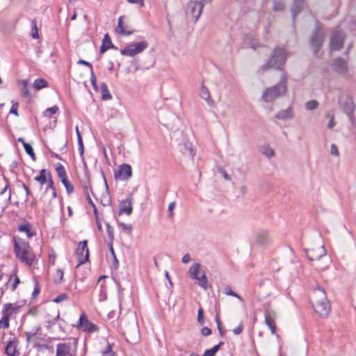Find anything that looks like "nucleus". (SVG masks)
I'll list each match as a JSON object with an SVG mask.
<instances>
[{
  "mask_svg": "<svg viewBox=\"0 0 356 356\" xmlns=\"http://www.w3.org/2000/svg\"><path fill=\"white\" fill-rule=\"evenodd\" d=\"M314 310L322 318H327L331 311L330 301L327 299L325 292L321 287L314 290L310 300Z\"/></svg>",
  "mask_w": 356,
  "mask_h": 356,
  "instance_id": "f257e3e1",
  "label": "nucleus"
},
{
  "mask_svg": "<svg viewBox=\"0 0 356 356\" xmlns=\"http://www.w3.org/2000/svg\"><path fill=\"white\" fill-rule=\"evenodd\" d=\"M287 58L288 53L286 49L277 47L273 49L266 63L260 67V70L266 71L268 69H274L277 71H282L286 64Z\"/></svg>",
  "mask_w": 356,
  "mask_h": 356,
  "instance_id": "f03ea898",
  "label": "nucleus"
},
{
  "mask_svg": "<svg viewBox=\"0 0 356 356\" xmlns=\"http://www.w3.org/2000/svg\"><path fill=\"white\" fill-rule=\"evenodd\" d=\"M287 92V77L282 75L280 81L273 86L266 88L261 99L265 102H272L275 99L284 96Z\"/></svg>",
  "mask_w": 356,
  "mask_h": 356,
  "instance_id": "7ed1b4c3",
  "label": "nucleus"
},
{
  "mask_svg": "<svg viewBox=\"0 0 356 356\" xmlns=\"http://www.w3.org/2000/svg\"><path fill=\"white\" fill-rule=\"evenodd\" d=\"M30 248L31 246L29 242L21 238H14V252L15 257L29 266H31L33 264V259L29 257Z\"/></svg>",
  "mask_w": 356,
  "mask_h": 356,
  "instance_id": "20e7f679",
  "label": "nucleus"
},
{
  "mask_svg": "<svg viewBox=\"0 0 356 356\" xmlns=\"http://www.w3.org/2000/svg\"><path fill=\"white\" fill-rule=\"evenodd\" d=\"M325 40V35L322 31L321 25L318 20L316 21V28L310 38V44L313 48L314 54L317 55L321 50L323 42Z\"/></svg>",
  "mask_w": 356,
  "mask_h": 356,
  "instance_id": "39448f33",
  "label": "nucleus"
},
{
  "mask_svg": "<svg viewBox=\"0 0 356 356\" xmlns=\"http://www.w3.org/2000/svg\"><path fill=\"white\" fill-rule=\"evenodd\" d=\"M34 180L40 183L41 186L44 185L45 183H47L46 191L49 188L51 189L52 191V197L54 198L57 197V193L54 186V182L52 179L51 174L49 171H47L45 169L41 170L39 175L34 178Z\"/></svg>",
  "mask_w": 356,
  "mask_h": 356,
  "instance_id": "423d86ee",
  "label": "nucleus"
},
{
  "mask_svg": "<svg viewBox=\"0 0 356 356\" xmlns=\"http://www.w3.org/2000/svg\"><path fill=\"white\" fill-rule=\"evenodd\" d=\"M148 47V43L145 40L136 43H130L120 50V54L123 56L133 57L143 52Z\"/></svg>",
  "mask_w": 356,
  "mask_h": 356,
  "instance_id": "0eeeda50",
  "label": "nucleus"
},
{
  "mask_svg": "<svg viewBox=\"0 0 356 356\" xmlns=\"http://www.w3.org/2000/svg\"><path fill=\"white\" fill-rule=\"evenodd\" d=\"M338 103L340 109L345 114L355 111V104L353 96L348 92H342L338 97Z\"/></svg>",
  "mask_w": 356,
  "mask_h": 356,
  "instance_id": "6e6552de",
  "label": "nucleus"
},
{
  "mask_svg": "<svg viewBox=\"0 0 356 356\" xmlns=\"http://www.w3.org/2000/svg\"><path fill=\"white\" fill-rule=\"evenodd\" d=\"M75 253L78 257V264L76 266V269L78 270L82 264L89 261L90 254L87 240H83L78 243Z\"/></svg>",
  "mask_w": 356,
  "mask_h": 356,
  "instance_id": "1a4fd4ad",
  "label": "nucleus"
},
{
  "mask_svg": "<svg viewBox=\"0 0 356 356\" xmlns=\"http://www.w3.org/2000/svg\"><path fill=\"white\" fill-rule=\"evenodd\" d=\"M200 266V264L195 263L190 267L188 272L191 275V277L193 280H197L199 285L206 290L209 287L208 280L204 271H202V275L199 276Z\"/></svg>",
  "mask_w": 356,
  "mask_h": 356,
  "instance_id": "9d476101",
  "label": "nucleus"
},
{
  "mask_svg": "<svg viewBox=\"0 0 356 356\" xmlns=\"http://www.w3.org/2000/svg\"><path fill=\"white\" fill-rule=\"evenodd\" d=\"M346 39V35L343 31L336 29L332 31L330 38L331 51H339L342 49Z\"/></svg>",
  "mask_w": 356,
  "mask_h": 356,
  "instance_id": "9b49d317",
  "label": "nucleus"
},
{
  "mask_svg": "<svg viewBox=\"0 0 356 356\" xmlns=\"http://www.w3.org/2000/svg\"><path fill=\"white\" fill-rule=\"evenodd\" d=\"M76 327L87 333H94L99 330V326L90 321L85 313L80 316Z\"/></svg>",
  "mask_w": 356,
  "mask_h": 356,
  "instance_id": "f8f14e48",
  "label": "nucleus"
},
{
  "mask_svg": "<svg viewBox=\"0 0 356 356\" xmlns=\"http://www.w3.org/2000/svg\"><path fill=\"white\" fill-rule=\"evenodd\" d=\"M56 171L60 181L65 187L67 193L68 195L73 193L74 191V186L68 179L65 167L61 163H58L56 165Z\"/></svg>",
  "mask_w": 356,
  "mask_h": 356,
  "instance_id": "ddd939ff",
  "label": "nucleus"
},
{
  "mask_svg": "<svg viewBox=\"0 0 356 356\" xmlns=\"http://www.w3.org/2000/svg\"><path fill=\"white\" fill-rule=\"evenodd\" d=\"M133 195L129 193L127 195L126 198L119 203V215L126 213L129 216L133 212Z\"/></svg>",
  "mask_w": 356,
  "mask_h": 356,
  "instance_id": "4468645a",
  "label": "nucleus"
},
{
  "mask_svg": "<svg viewBox=\"0 0 356 356\" xmlns=\"http://www.w3.org/2000/svg\"><path fill=\"white\" fill-rule=\"evenodd\" d=\"M132 176V168L129 164L123 163L119 166L117 171L114 172L115 179H121L122 180H127Z\"/></svg>",
  "mask_w": 356,
  "mask_h": 356,
  "instance_id": "2eb2a0df",
  "label": "nucleus"
},
{
  "mask_svg": "<svg viewBox=\"0 0 356 356\" xmlns=\"http://www.w3.org/2000/svg\"><path fill=\"white\" fill-rule=\"evenodd\" d=\"M204 6V3L203 1H191L188 3V8L191 10V13L194 19L195 22H196L200 18Z\"/></svg>",
  "mask_w": 356,
  "mask_h": 356,
  "instance_id": "dca6fc26",
  "label": "nucleus"
},
{
  "mask_svg": "<svg viewBox=\"0 0 356 356\" xmlns=\"http://www.w3.org/2000/svg\"><path fill=\"white\" fill-rule=\"evenodd\" d=\"M326 254V250L323 245L306 250V255L310 261L321 259Z\"/></svg>",
  "mask_w": 356,
  "mask_h": 356,
  "instance_id": "f3484780",
  "label": "nucleus"
},
{
  "mask_svg": "<svg viewBox=\"0 0 356 356\" xmlns=\"http://www.w3.org/2000/svg\"><path fill=\"white\" fill-rule=\"evenodd\" d=\"M305 6V0H293L291 7L293 25L295 26L297 16L301 13Z\"/></svg>",
  "mask_w": 356,
  "mask_h": 356,
  "instance_id": "a211bd4d",
  "label": "nucleus"
},
{
  "mask_svg": "<svg viewBox=\"0 0 356 356\" xmlns=\"http://www.w3.org/2000/svg\"><path fill=\"white\" fill-rule=\"evenodd\" d=\"M56 356H75V352L70 343H60L56 346Z\"/></svg>",
  "mask_w": 356,
  "mask_h": 356,
  "instance_id": "6ab92c4d",
  "label": "nucleus"
},
{
  "mask_svg": "<svg viewBox=\"0 0 356 356\" xmlns=\"http://www.w3.org/2000/svg\"><path fill=\"white\" fill-rule=\"evenodd\" d=\"M332 67L337 73L343 74L348 71V63L341 57H338L334 60Z\"/></svg>",
  "mask_w": 356,
  "mask_h": 356,
  "instance_id": "aec40b11",
  "label": "nucleus"
},
{
  "mask_svg": "<svg viewBox=\"0 0 356 356\" xmlns=\"http://www.w3.org/2000/svg\"><path fill=\"white\" fill-rule=\"evenodd\" d=\"M256 241L261 246L268 245L270 241V237L268 232L266 230H261L258 232L256 234Z\"/></svg>",
  "mask_w": 356,
  "mask_h": 356,
  "instance_id": "412c9836",
  "label": "nucleus"
},
{
  "mask_svg": "<svg viewBox=\"0 0 356 356\" xmlns=\"http://www.w3.org/2000/svg\"><path fill=\"white\" fill-rule=\"evenodd\" d=\"M126 341L130 343H136L139 339V330L136 326H134L132 332L127 331L124 333Z\"/></svg>",
  "mask_w": 356,
  "mask_h": 356,
  "instance_id": "4be33fe9",
  "label": "nucleus"
},
{
  "mask_svg": "<svg viewBox=\"0 0 356 356\" xmlns=\"http://www.w3.org/2000/svg\"><path fill=\"white\" fill-rule=\"evenodd\" d=\"M109 49H117V47L113 44L109 34L106 33L104 36L99 51L101 54H104Z\"/></svg>",
  "mask_w": 356,
  "mask_h": 356,
  "instance_id": "5701e85b",
  "label": "nucleus"
},
{
  "mask_svg": "<svg viewBox=\"0 0 356 356\" xmlns=\"http://www.w3.org/2000/svg\"><path fill=\"white\" fill-rule=\"evenodd\" d=\"M276 119L281 120H288L293 118V109L291 106L286 109L282 110L275 115Z\"/></svg>",
  "mask_w": 356,
  "mask_h": 356,
  "instance_id": "b1692460",
  "label": "nucleus"
},
{
  "mask_svg": "<svg viewBox=\"0 0 356 356\" xmlns=\"http://www.w3.org/2000/svg\"><path fill=\"white\" fill-rule=\"evenodd\" d=\"M19 308L20 306L14 307L12 303H6L3 307L1 314L7 315V316L10 317L13 314H17Z\"/></svg>",
  "mask_w": 356,
  "mask_h": 356,
  "instance_id": "393cba45",
  "label": "nucleus"
},
{
  "mask_svg": "<svg viewBox=\"0 0 356 356\" xmlns=\"http://www.w3.org/2000/svg\"><path fill=\"white\" fill-rule=\"evenodd\" d=\"M17 229L21 232H25L28 238H31L36 234V232L31 229V225L29 222L19 225Z\"/></svg>",
  "mask_w": 356,
  "mask_h": 356,
  "instance_id": "a878e982",
  "label": "nucleus"
},
{
  "mask_svg": "<svg viewBox=\"0 0 356 356\" xmlns=\"http://www.w3.org/2000/svg\"><path fill=\"white\" fill-rule=\"evenodd\" d=\"M17 339L14 338L7 343L5 348V353L8 356H16V346L15 345Z\"/></svg>",
  "mask_w": 356,
  "mask_h": 356,
  "instance_id": "bb28decb",
  "label": "nucleus"
},
{
  "mask_svg": "<svg viewBox=\"0 0 356 356\" xmlns=\"http://www.w3.org/2000/svg\"><path fill=\"white\" fill-rule=\"evenodd\" d=\"M123 16H120L118 20V26L116 31L123 35H130L134 33V31L127 30L123 26Z\"/></svg>",
  "mask_w": 356,
  "mask_h": 356,
  "instance_id": "cd10ccee",
  "label": "nucleus"
},
{
  "mask_svg": "<svg viewBox=\"0 0 356 356\" xmlns=\"http://www.w3.org/2000/svg\"><path fill=\"white\" fill-rule=\"evenodd\" d=\"M100 91L102 95V99L106 101L112 99V95L110 93L107 84L104 82L100 85Z\"/></svg>",
  "mask_w": 356,
  "mask_h": 356,
  "instance_id": "c85d7f7f",
  "label": "nucleus"
},
{
  "mask_svg": "<svg viewBox=\"0 0 356 356\" xmlns=\"http://www.w3.org/2000/svg\"><path fill=\"white\" fill-rule=\"evenodd\" d=\"M200 97L202 99H204L207 101V102L211 106L213 103L212 99H211L210 92L209 89L204 85L201 86L200 92Z\"/></svg>",
  "mask_w": 356,
  "mask_h": 356,
  "instance_id": "c756f323",
  "label": "nucleus"
},
{
  "mask_svg": "<svg viewBox=\"0 0 356 356\" xmlns=\"http://www.w3.org/2000/svg\"><path fill=\"white\" fill-rule=\"evenodd\" d=\"M265 323L270 329L271 333L275 334L276 332L277 326L274 319L267 312L265 313Z\"/></svg>",
  "mask_w": 356,
  "mask_h": 356,
  "instance_id": "7c9ffc66",
  "label": "nucleus"
},
{
  "mask_svg": "<svg viewBox=\"0 0 356 356\" xmlns=\"http://www.w3.org/2000/svg\"><path fill=\"white\" fill-rule=\"evenodd\" d=\"M49 86L48 82L42 78H38L36 79L33 84V87L37 90H40L42 88H47Z\"/></svg>",
  "mask_w": 356,
  "mask_h": 356,
  "instance_id": "2f4dec72",
  "label": "nucleus"
},
{
  "mask_svg": "<svg viewBox=\"0 0 356 356\" xmlns=\"http://www.w3.org/2000/svg\"><path fill=\"white\" fill-rule=\"evenodd\" d=\"M20 83L22 85V87L21 88L22 95L24 97H25V98L31 99L32 98V95H31V92H29V86H28L29 82H28V80L25 79V80L20 81Z\"/></svg>",
  "mask_w": 356,
  "mask_h": 356,
  "instance_id": "473e14b6",
  "label": "nucleus"
},
{
  "mask_svg": "<svg viewBox=\"0 0 356 356\" xmlns=\"http://www.w3.org/2000/svg\"><path fill=\"white\" fill-rule=\"evenodd\" d=\"M106 233L108 235V242L107 244H113L114 241V229L113 227L108 223L106 222Z\"/></svg>",
  "mask_w": 356,
  "mask_h": 356,
  "instance_id": "72a5a7b5",
  "label": "nucleus"
},
{
  "mask_svg": "<svg viewBox=\"0 0 356 356\" xmlns=\"http://www.w3.org/2000/svg\"><path fill=\"white\" fill-rule=\"evenodd\" d=\"M84 175H85L86 178L87 179V183L88 184V185L86 183L84 184L83 188V191H84L86 196L88 197V196H90L89 191H90L92 193V188L90 186V176H89V172H88V170H86L85 171Z\"/></svg>",
  "mask_w": 356,
  "mask_h": 356,
  "instance_id": "f704fd0d",
  "label": "nucleus"
},
{
  "mask_svg": "<svg viewBox=\"0 0 356 356\" xmlns=\"http://www.w3.org/2000/svg\"><path fill=\"white\" fill-rule=\"evenodd\" d=\"M31 36L34 39H38L39 38V33H38V29L37 26V22L35 19H33L31 22Z\"/></svg>",
  "mask_w": 356,
  "mask_h": 356,
  "instance_id": "c9c22d12",
  "label": "nucleus"
},
{
  "mask_svg": "<svg viewBox=\"0 0 356 356\" xmlns=\"http://www.w3.org/2000/svg\"><path fill=\"white\" fill-rule=\"evenodd\" d=\"M215 321L217 324V327H218L219 334H220V337H223L225 336V331L222 330V323H221V321L220 319V312L219 311L216 312V314L215 316Z\"/></svg>",
  "mask_w": 356,
  "mask_h": 356,
  "instance_id": "e433bc0d",
  "label": "nucleus"
},
{
  "mask_svg": "<svg viewBox=\"0 0 356 356\" xmlns=\"http://www.w3.org/2000/svg\"><path fill=\"white\" fill-rule=\"evenodd\" d=\"M59 111L58 106H54L52 107L47 108L44 111V116L51 118L53 115L56 114Z\"/></svg>",
  "mask_w": 356,
  "mask_h": 356,
  "instance_id": "4c0bfd02",
  "label": "nucleus"
},
{
  "mask_svg": "<svg viewBox=\"0 0 356 356\" xmlns=\"http://www.w3.org/2000/svg\"><path fill=\"white\" fill-rule=\"evenodd\" d=\"M273 9L274 11H282L285 9V3L280 0L274 1Z\"/></svg>",
  "mask_w": 356,
  "mask_h": 356,
  "instance_id": "58836bf2",
  "label": "nucleus"
},
{
  "mask_svg": "<svg viewBox=\"0 0 356 356\" xmlns=\"http://www.w3.org/2000/svg\"><path fill=\"white\" fill-rule=\"evenodd\" d=\"M116 222L118 226L122 229V230L127 232L128 233H131L133 229V226L131 224H126L120 222L118 219L116 218Z\"/></svg>",
  "mask_w": 356,
  "mask_h": 356,
  "instance_id": "ea45409f",
  "label": "nucleus"
},
{
  "mask_svg": "<svg viewBox=\"0 0 356 356\" xmlns=\"http://www.w3.org/2000/svg\"><path fill=\"white\" fill-rule=\"evenodd\" d=\"M224 293L227 296L235 297V298H238V300H240L241 302H243V298L240 295H238V293H236V292L232 291V289L229 286H227L224 289Z\"/></svg>",
  "mask_w": 356,
  "mask_h": 356,
  "instance_id": "a19ab883",
  "label": "nucleus"
},
{
  "mask_svg": "<svg viewBox=\"0 0 356 356\" xmlns=\"http://www.w3.org/2000/svg\"><path fill=\"white\" fill-rule=\"evenodd\" d=\"M24 148L26 152V153L30 156V157L32 159V160H35V154L34 153L33 149L32 146L29 143H24Z\"/></svg>",
  "mask_w": 356,
  "mask_h": 356,
  "instance_id": "79ce46f5",
  "label": "nucleus"
},
{
  "mask_svg": "<svg viewBox=\"0 0 356 356\" xmlns=\"http://www.w3.org/2000/svg\"><path fill=\"white\" fill-rule=\"evenodd\" d=\"M318 102L316 100H309L305 104V108L308 111H314L318 107Z\"/></svg>",
  "mask_w": 356,
  "mask_h": 356,
  "instance_id": "37998d69",
  "label": "nucleus"
},
{
  "mask_svg": "<svg viewBox=\"0 0 356 356\" xmlns=\"http://www.w3.org/2000/svg\"><path fill=\"white\" fill-rule=\"evenodd\" d=\"M10 317L7 315L2 314V318L0 320V328L7 329L9 327Z\"/></svg>",
  "mask_w": 356,
  "mask_h": 356,
  "instance_id": "c03bdc74",
  "label": "nucleus"
},
{
  "mask_svg": "<svg viewBox=\"0 0 356 356\" xmlns=\"http://www.w3.org/2000/svg\"><path fill=\"white\" fill-rule=\"evenodd\" d=\"M108 249H109V251L111 254V256L113 259V266L115 268H118L119 266V261L117 259V257H116V254L115 253V251H114V248H113V244H108Z\"/></svg>",
  "mask_w": 356,
  "mask_h": 356,
  "instance_id": "a18cd8bd",
  "label": "nucleus"
},
{
  "mask_svg": "<svg viewBox=\"0 0 356 356\" xmlns=\"http://www.w3.org/2000/svg\"><path fill=\"white\" fill-rule=\"evenodd\" d=\"M90 83L94 90L97 92L99 90V87L97 83V79L94 71H92V73L90 74Z\"/></svg>",
  "mask_w": 356,
  "mask_h": 356,
  "instance_id": "49530a36",
  "label": "nucleus"
},
{
  "mask_svg": "<svg viewBox=\"0 0 356 356\" xmlns=\"http://www.w3.org/2000/svg\"><path fill=\"white\" fill-rule=\"evenodd\" d=\"M68 299V295L67 293H61L58 296H57L54 300L53 301L56 303H59V302H61L63 301H65Z\"/></svg>",
  "mask_w": 356,
  "mask_h": 356,
  "instance_id": "de8ad7c7",
  "label": "nucleus"
},
{
  "mask_svg": "<svg viewBox=\"0 0 356 356\" xmlns=\"http://www.w3.org/2000/svg\"><path fill=\"white\" fill-rule=\"evenodd\" d=\"M103 355H107V356H113L115 353L112 350V344L107 343L106 347L104 350L102 351Z\"/></svg>",
  "mask_w": 356,
  "mask_h": 356,
  "instance_id": "09e8293b",
  "label": "nucleus"
},
{
  "mask_svg": "<svg viewBox=\"0 0 356 356\" xmlns=\"http://www.w3.org/2000/svg\"><path fill=\"white\" fill-rule=\"evenodd\" d=\"M197 322L200 325L204 324V310L201 307L199 308L197 311Z\"/></svg>",
  "mask_w": 356,
  "mask_h": 356,
  "instance_id": "8fccbe9b",
  "label": "nucleus"
},
{
  "mask_svg": "<svg viewBox=\"0 0 356 356\" xmlns=\"http://www.w3.org/2000/svg\"><path fill=\"white\" fill-rule=\"evenodd\" d=\"M349 120L350 121L352 125L355 127H356V118H355V111H352L350 113H348L347 114H346Z\"/></svg>",
  "mask_w": 356,
  "mask_h": 356,
  "instance_id": "3c124183",
  "label": "nucleus"
},
{
  "mask_svg": "<svg viewBox=\"0 0 356 356\" xmlns=\"http://www.w3.org/2000/svg\"><path fill=\"white\" fill-rule=\"evenodd\" d=\"M243 329H244L243 323V322H241L240 324L236 328H234L233 330V333L235 335H238L243 332Z\"/></svg>",
  "mask_w": 356,
  "mask_h": 356,
  "instance_id": "603ef678",
  "label": "nucleus"
},
{
  "mask_svg": "<svg viewBox=\"0 0 356 356\" xmlns=\"http://www.w3.org/2000/svg\"><path fill=\"white\" fill-rule=\"evenodd\" d=\"M77 63L79 65H85V66L89 67L90 74L92 73V71H93L92 65L89 62H88L85 60L79 59L77 61Z\"/></svg>",
  "mask_w": 356,
  "mask_h": 356,
  "instance_id": "864d4df0",
  "label": "nucleus"
},
{
  "mask_svg": "<svg viewBox=\"0 0 356 356\" xmlns=\"http://www.w3.org/2000/svg\"><path fill=\"white\" fill-rule=\"evenodd\" d=\"M18 106H19V104L17 102H15V103L13 104V105L11 106V108L10 110V113H12V114H14L16 116H18L19 115V113H18Z\"/></svg>",
  "mask_w": 356,
  "mask_h": 356,
  "instance_id": "5fc2aeb1",
  "label": "nucleus"
},
{
  "mask_svg": "<svg viewBox=\"0 0 356 356\" xmlns=\"http://www.w3.org/2000/svg\"><path fill=\"white\" fill-rule=\"evenodd\" d=\"M40 291V287L38 282L36 281L33 291L32 293L33 298H35L39 294Z\"/></svg>",
  "mask_w": 356,
  "mask_h": 356,
  "instance_id": "6e6d98bb",
  "label": "nucleus"
},
{
  "mask_svg": "<svg viewBox=\"0 0 356 356\" xmlns=\"http://www.w3.org/2000/svg\"><path fill=\"white\" fill-rule=\"evenodd\" d=\"M330 154L333 156H338L339 154L338 147L335 144L331 145Z\"/></svg>",
  "mask_w": 356,
  "mask_h": 356,
  "instance_id": "4d7b16f0",
  "label": "nucleus"
},
{
  "mask_svg": "<svg viewBox=\"0 0 356 356\" xmlns=\"http://www.w3.org/2000/svg\"><path fill=\"white\" fill-rule=\"evenodd\" d=\"M201 334L203 336L207 337L211 334V330L208 327H203L201 330Z\"/></svg>",
  "mask_w": 356,
  "mask_h": 356,
  "instance_id": "13d9d810",
  "label": "nucleus"
},
{
  "mask_svg": "<svg viewBox=\"0 0 356 356\" xmlns=\"http://www.w3.org/2000/svg\"><path fill=\"white\" fill-rule=\"evenodd\" d=\"M225 344L224 341H220L217 345H215L211 349L216 354V353L220 350V348Z\"/></svg>",
  "mask_w": 356,
  "mask_h": 356,
  "instance_id": "bf43d9fd",
  "label": "nucleus"
},
{
  "mask_svg": "<svg viewBox=\"0 0 356 356\" xmlns=\"http://www.w3.org/2000/svg\"><path fill=\"white\" fill-rule=\"evenodd\" d=\"M19 282H20L19 278L16 275H15V280H14L13 284H12V288H11V290L13 291L16 289V288Z\"/></svg>",
  "mask_w": 356,
  "mask_h": 356,
  "instance_id": "052dcab7",
  "label": "nucleus"
},
{
  "mask_svg": "<svg viewBox=\"0 0 356 356\" xmlns=\"http://www.w3.org/2000/svg\"><path fill=\"white\" fill-rule=\"evenodd\" d=\"M129 3L139 4L141 7L145 6L144 0H127Z\"/></svg>",
  "mask_w": 356,
  "mask_h": 356,
  "instance_id": "680f3d73",
  "label": "nucleus"
},
{
  "mask_svg": "<svg viewBox=\"0 0 356 356\" xmlns=\"http://www.w3.org/2000/svg\"><path fill=\"white\" fill-rule=\"evenodd\" d=\"M175 202H171L169 206H168V211L169 212V214L168 216L171 218L172 216V211L173 209H175Z\"/></svg>",
  "mask_w": 356,
  "mask_h": 356,
  "instance_id": "e2e57ef3",
  "label": "nucleus"
},
{
  "mask_svg": "<svg viewBox=\"0 0 356 356\" xmlns=\"http://www.w3.org/2000/svg\"><path fill=\"white\" fill-rule=\"evenodd\" d=\"M56 276L59 277V281H55L56 283H60L62 280H63V272L60 270V269H58L56 270Z\"/></svg>",
  "mask_w": 356,
  "mask_h": 356,
  "instance_id": "0e129e2a",
  "label": "nucleus"
},
{
  "mask_svg": "<svg viewBox=\"0 0 356 356\" xmlns=\"http://www.w3.org/2000/svg\"><path fill=\"white\" fill-rule=\"evenodd\" d=\"M191 261V256L189 254H186L183 256L181 261L184 264H188Z\"/></svg>",
  "mask_w": 356,
  "mask_h": 356,
  "instance_id": "69168bd1",
  "label": "nucleus"
},
{
  "mask_svg": "<svg viewBox=\"0 0 356 356\" xmlns=\"http://www.w3.org/2000/svg\"><path fill=\"white\" fill-rule=\"evenodd\" d=\"M202 356H216V353L210 348L206 350Z\"/></svg>",
  "mask_w": 356,
  "mask_h": 356,
  "instance_id": "338daca9",
  "label": "nucleus"
},
{
  "mask_svg": "<svg viewBox=\"0 0 356 356\" xmlns=\"http://www.w3.org/2000/svg\"><path fill=\"white\" fill-rule=\"evenodd\" d=\"M334 125H335L334 119V117L332 116L328 122L327 128L332 129L334 127Z\"/></svg>",
  "mask_w": 356,
  "mask_h": 356,
  "instance_id": "774afa93",
  "label": "nucleus"
}]
</instances>
